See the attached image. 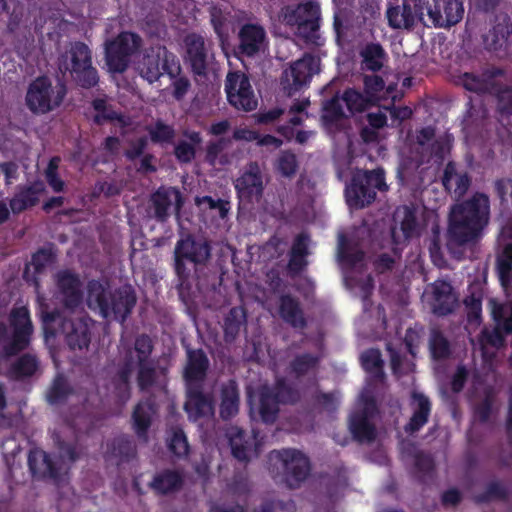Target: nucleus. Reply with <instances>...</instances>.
<instances>
[{"label": "nucleus", "mask_w": 512, "mask_h": 512, "mask_svg": "<svg viewBox=\"0 0 512 512\" xmlns=\"http://www.w3.org/2000/svg\"><path fill=\"white\" fill-rule=\"evenodd\" d=\"M153 350L154 344L149 335L143 333L135 338L133 348L125 352L113 377V385L118 398L125 401L130 397L131 377L135 367L137 364L153 362L151 360Z\"/></svg>", "instance_id": "obj_5"}, {"label": "nucleus", "mask_w": 512, "mask_h": 512, "mask_svg": "<svg viewBox=\"0 0 512 512\" xmlns=\"http://www.w3.org/2000/svg\"><path fill=\"white\" fill-rule=\"evenodd\" d=\"M509 496L507 487L498 480L489 482L485 490L475 496V502L478 504L489 503L492 500L506 501Z\"/></svg>", "instance_id": "obj_47"}, {"label": "nucleus", "mask_w": 512, "mask_h": 512, "mask_svg": "<svg viewBox=\"0 0 512 512\" xmlns=\"http://www.w3.org/2000/svg\"><path fill=\"white\" fill-rule=\"evenodd\" d=\"M157 412L158 407L152 397L142 399L135 405L131 415V425L140 442L148 443V432Z\"/></svg>", "instance_id": "obj_23"}, {"label": "nucleus", "mask_w": 512, "mask_h": 512, "mask_svg": "<svg viewBox=\"0 0 512 512\" xmlns=\"http://www.w3.org/2000/svg\"><path fill=\"white\" fill-rule=\"evenodd\" d=\"M266 31L258 24L246 23L238 33L236 54L246 57L256 56L264 47Z\"/></svg>", "instance_id": "obj_24"}, {"label": "nucleus", "mask_w": 512, "mask_h": 512, "mask_svg": "<svg viewBox=\"0 0 512 512\" xmlns=\"http://www.w3.org/2000/svg\"><path fill=\"white\" fill-rule=\"evenodd\" d=\"M403 218L400 222V229L405 239H411L420 235V225L417 218V211L410 206H403Z\"/></svg>", "instance_id": "obj_49"}, {"label": "nucleus", "mask_w": 512, "mask_h": 512, "mask_svg": "<svg viewBox=\"0 0 512 512\" xmlns=\"http://www.w3.org/2000/svg\"><path fill=\"white\" fill-rule=\"evenodd\" d=\"M27 463L32 476L36 479H60V469L50 455L40 448L29 450Z\"/></svg>", "instance_id": "obj_25"}, {"label": "nucleus", "mask_w": 512, "mask_h": 512, "mask_svg": "<svg viewBox=\"0 0 512 512\" xmlns=\"http://www.w3.org/2000/svg\"><path fill=\"white\" fill-rule=\"evenodd\" d=\"M87 302L90 308H98L103 318L113 316L123 324L132 313L137 296L131 285L108 291L100 281L91 280L87 286Z\"/></svg>", "instance_id": "obj_2"}, {"label": "nucleus", "mask_w": 512, "mask_h": 512, "mask_svg": "<svg viewBox=\"0 0 512 512\" xmlns=\"http://www.w3.org/2000/svg\"><path fill=\"white\" fill-rule=\"evenodd\" d=\"M32 331L33 327L29 326L14 328L10 350L12 352H19L24 350L29 344Z\"/></svg>", "instance_id": "obj_61"}, {"label": "nucleus", "mask_w": 512, "mask_h": 512, "mask_svg": "<svg viewBox=\"0 0 512 512\" xmlns=\"http://www.w3.org/2000/svg\"><path fill=\"white\" fill-rule=\"evenodd\" d=\"M471 176L468 172H458L456 163L449 161L443 171L442 185L449 193H453L455 197H463L471 186Z\"/></svg>", "instance_id": "obj_28"}, {"label": "nucleus", "mask_w": 512, "mask_h": 512, "mask_svg": "<svg viewBox=\"0 0 512 512\" xmlns=\"http://www.w3.org/2000/svg\"><path fill=\"white\" fill-rule=\"evenodd\" d=\"M455 298L452 287L446 282H441L433 287L432 312L439 317L447 316L454 310Z\"/></svg>", "instance_id": "obj_35"}, {"label": "nucleus", "mask_w": 512, "mask_h": 512, "mask_svg": "<svg viewBox=\"0 0 512 512\" xmlns=\"http://www.w3.org/2000/svg\"><path fill=\"white\" fill-rule=\"evenodd\" d=\"M278 312L281 319L294 329H305L308 325L300 301L291 294L279 297Z\"/></svg>", "instance_id": "obj_27"}, {"label": "nucleus", "mask_w": 512, "mask_h": 512, "mask_svg": "<svg viewBox=\"0 0 512 512\" xmlns=\"http://www.w3.org/2000/svg\"><path fill=\"white\" fill-rule=\"evenodd\" d=\"M377 411L375 399L367 397L364 399L363 407L351 415L349 429L357 442L370 443L376 439V428L370 419L375 416Z\"/></svg>", "instance_id": "obj_18"}, {"label": "nucleus", "mask_w": 512, "mask_h": 512, "mask_svg": "<svg viewBox=\"0 0 512 512\" xmlns=\"http://www.w3.org/2000/svg\"><path fill=\"white\" fill-rule=\"evenodd\" d=\"M298 166L297 157L293 152L285 150L280 153L276 168L282 176L292 178L297 173Z\"/></svg>", "instance_id": "obj_56"}, {"label": "nucleus", "mask_w": 512, "mask_h": 512, "mask_svg": "<svg viewBox=\"0 0 512 512\" xmlns=\"http://www.w3.org/2000/svg\"><path fill=\"white\" fill-rule=\"evenodd\" d=\"M361 364L363 369L372 374L375 378L384 377V361L379 349L370 348L361 354Z\"/></svg>", "instance_id": "obj_45"}, {"label": "nucleus", "mask_w": 512, "mask_h": 512, "mask_svg": "<svg viewBox=\"0 0 512 512\" xmlns=\"http://www.w3.org/2000/svg\"><path fill=\"white\" fill-rule=\"evenodd\" d=\"M42 328L45 339L63 334L71 350H83L89 347L91 331L83 319H68L59 310L41 312Z\"/></svg>", "instance_id": "obj_3"}, {"label": "nucleus", "mask_w": 512, "mask_h": 512, "mask_svg": "<svg viewBox=\"0 0 512 512\" xmlns=\"http://www.w3.org/2000/svg\"><path fill=\"white\" fill-rule=\"evenodd\" d=\"M230 143V139L221 137L214 141H209L206 150H205V161L210 166H215L216 164H225L226 159L225 156L222 155L223 151L227 148Z\"/></svg>", "instance_id": "obj_51"}, {"label": "nucleus", "mask_w": 512, "mask_h": 512, "mask_svg": "<svg viewBox=\"0 0 512 512\" xmlns=\"http://www.w3.org/2000/svg\"><path fill=\"white\" fill-rule=\"evenodd\" d=\"M60 157L54 156L52 157L47 165V168L45 169V179L50 186V188L55 193L63 192L65 189V182L60 178L58 174V168L60 164Z\"/></svg>", "instance_id": "obj_55"}, {"label": "nucleus", "mask_w": 512, "mask_h": 512, "mask_svg": "<svg viewBox=\"0 0 512 512\" xmlns=\"http://www.w3.org/2000/svg\"><path fill=\"white\" fill-rule=\"evenodd\" d=\"M169 451L177 457H184L189 452V444L184 431L181 428H174L168 438Z\"/></svg>", "instance_id": "obj_53"}, {"label": "nucleus", "mask_w": 512, "mask_h": 512, "mask_svg": "<svg viewBox=\"0 0 512 512\" xmlns=\"http://www.w3.org/2000/svg\"><path fill=\"white\" fill-rule=\"evenodd\" d=\"M210 361L202 349H187V362L184 367L183 377L187 386L203 385Z\"/></svg>", "instance_id": "obj_26"}, {"label": "nucleus", "mask_w": 512, "mask_h": 512, "mask_svg": "<svg viewBox=\"0 0 512 512\" xmlns=\"http://www.w3.org/2000/svg\"><path fill=\"white\" fill-rule=\"evenodd\" d=\"M136 381L140 391H148L154 386L157 379V371L154 362L137 364Z\"/></svg>", "instance_id": "obj_52"}, {"label": "nucleus", "mask_w": 512, "mask_h": 512, "mask_svg": "<svg viewBox=\"0 0 512 512\" xmlns=\"http://www.w3.org/2000/svg\"><path fill=\"white\" fill-rule=\"evenodd\" d=\"M174 156L179 163H191L196 156V148L185 140H180L174 147Z\"/></svg>", "instance_id": "obj_62"}, {"label": "nucleus", "mask_w": 512, "mask_h": 512, "mask_svg": "<svg viewBox=\"0 0 512 512\" xmlns=\"http://www.w3.org/2000/svg\"><path fill=\"white\" fill-rule=\"evenodd\" d=\"M231 453L234 458L241 462L249 461V453L253 446V438L247 434L243 429L232 426L227 432Z\"/></svg>", "instance_id": "obj_33"}, {"label": "nucleus", "mask_w": 512, "mask_h": 512, "mask_svg": "<svg viewBox=\"0 0 512 512\" xmlns=\"http://www.w3.org/2000/svg\"><path fill=\"white\" fill-rule=\"evenodd\" d=\"M279 399L274 392L265 387L259 394V415L261 420L266 424H273L279 413Z\"/></svg>", "instance_id": "obj_38"}, {"label": "nucleus", "mask_w": 512, "mask_h": 512, "mask_svg": "<svg viewBox=\"0 0 512 512\" xmlns=\"http://www.w3.org/2000/svg\"><path fill=\"white\" fill-rule=\"evenodd\" d=\"M365 254L361 249L351 247L347 238L344 235L340 236L338 245V259L339 261L350 267H355L358 263L364 260Z\"/></svg>", "instance_id": "obj_46"}, {"label": "nucleus", "mask_w": 512, "mask_h": 512, "mask_svg": "<svg viewBox=\"0 0 512 512\" xmlns=\"http://www.w3.org/2000/svg\"><path fill=\"white\" fill-rule=\"evenodd\" d=\"M342 101L352 114L362 113L374 105L372 97L363 94L355 88H347L342 94Z\"/></svg>", "instance_id": "obj_42"}, {"label": "nucleus", "mask_w": 512, "mask_h": 512, "mask_svg": "<svg viewBox=\"0 0 512 512\" xmlns=\"http://www.w3.org/2000/svg\"><path fill=\"white\" fill-rule=\"evenodd\" d=\"M66 94L67 87L64 82L59 80L53 86L48 76H38L28 86L26 105L34 114H46L60 107Z\"/></svg>", "instance_id": "obj_8"}, {"label": "nucleus", "mask_w": 512, "mask_h": 512, "mask_svg": "<svg viewBox=\"0 0 512 512\" xmlns=\"http://www.w3.org/2000/svg\"><path fill=\"white\" fill-rule=\"evenodd\" d=\"M499 278L502 282L510 277L512 271V244H506L496 261Z\"/></svg>", "instance_id": "obj_59"}, {"label": "nucleus", "mask_w": 512, "mask_h": 512, "mask_svg": "<svg viewBox=\"0 0 512 512\" xmlns=\"http://www.w3.org/2000/svg\"><path fill=\"white\" fill-rule=\"evenodd\" d=\"M460 83L467 91L474 92L479 95L490 92L492 88V82L490 79H486L470 72H465L460 76Z\"/></svg>", "instance_id": "obj_50"}, {"label": "nucleus", "mask_w": 512, "mask_h": 512, "mask_svg": "<svg viewBox=\"0 0 512 512\" xmlns=\"http://www.w3.org/2000/svg\"><path fill=\"white\" fill-rule=\"evenodd\" d=\"M92 107L97 112L94 116V123L103 124L104 121H114L119 119V115L112 109H109L107 102L103 98H96L92 101Z\"/></svg>", "instance_id": "obj_60"}, {"label": "nucleus", "mask_w": 512, "mask_h": 512, "mask_svg": "<svg viewBox=\"0 0 512 512\" xmlns=\"http://www.w3.org/2000/svg\"><path fill=\"white\" fill-rule=\"evenodd\" d=\"M480 340L484 344L499 349L505 344V335L500 330V325H496L492 330L483 329Z\"/></svg>", "instance_id": "obj_63"}, {"label": "nucleus", "mask_w": 512, "mask_h": 512, "mask_svg": "<svg viewBox=\"0 0 512 512\" xmlns=\"http://www.w3.org/2000/svg\"><path fill=\"white\" fill-rule=\"evenodd\" d=\"M282 18L286 26L307 44L319 45L321 8L315 1H305L282 8Z\"/></svg>", "instance_id": "obj_6"}, {"label": "nucleus", "mask_w": 512, "mask_h": 512, "mask_svg": "<svg viewBox=\"0 0 512 512\" xmlns=\"http://www.w3.org/2000/svg\"><path fill=\"white\" fill-rule=\"evenodd\" d=\"M212 255V246L205 238H196L191 234L180 238L173 252V268L179 284L184 285L191 276L187 263L193 265L195 270L206 266Z\"/></svg>", "instance_id": "obj_4"}, {"label": "nucleus", "mask_w": 512, "mask_h": 512, "mask_svg": "<svg viewBox=\"0 0 512 512\" xmlns=\"http://www.w3.org/2000/svg\"><path fill=\"white\" fill-rule=\"evenodd\" d=\"M388 190L384 168L365 170L352 176L350 184L345 189L346 202L351 208L363 209L375 201L377 191Z\"/></svg>", "instance_id": "obj_7"}, {"label": "nucleus", "mask_w": 512, "mask_h": 512, "mask_svg": "<svg viewBox=\"0 0 512 512\" xmlns=\"http://www.w3.org/2000/svg\"><path fill=\"white\" fill-rule=\"evenodd\" d=\"M413 404H415L412 416L409 422L405 425V432L414 434L420 431L428 422L431 414L432 404L430 399L422 393H412Z\"/></svg>", "instance_id": "obj_31"}, {"label": "nucleus", "mask_w": 512, "mask_h": 512, "mask_svg": "<svg viewBox=\"0 0 512 512\" xmlns=\"http://www.w3.org/2000/svg\"><path fill=\"white\" fill-rule=\"evenodd\" d=\"M214 409V396L212 393H205L203 385L187 386L184 410L190 420L210 417L214 414Z\"/></svg>", "instance_id": "obj_21"}, {"label": "nucleus", "mask_w": 512, "mask_h": 512, "mask_svg": "<svg viewBox=\"0 0 512 512\" xmlns=\"http://www.w3.org/2000/svg\"><path fill=\"white\" fill-rule=\"evenodd\" d=\"M414 466L418 474L419 482L426 483L427 478H432L435 470V463L430 455L424 452L416 453L414 457Z\"/></svg>", "instance_id": "obj_54"}, {"label": "nucleus", "mask_w": 512, "mask_h": 512, "mask_svg": "<svg viewBox=\"0 0 512 512\" xmlns=\"http://www.w3.org/2000/svg\"><path fill=\"white\" fill-rule=\"evenodd\" d=\"M321 362V357L312 353L297 354L289 363V371L296 378H301L310 372H315Z\"/></svg>", "instance_id": "obj_41"}, {"label": "nucleus", "mask_w": 512, "mask_h": 512, "mask_svg": "<svg viewBox=\"0 0 512 512\" xmlns=\"http://www.w3.org/2000/svg\"><path fill=\"white\" fill-rule=\"evenodd\" d=\"M247 322L246 310L241 306L232 307L224 317L223 330L227 342L234 341Z\"/></svg>", "instance_id": "obj_36"}, {"label": "nucleus", "mask_w": 512, "mask_h": 512, "mask_svg": "<svg viewBox=\"0 0 512 512\" xmlns=\"http://www.w3.org/2000/svg\"><path fill=\"white\" fill-rule=\"evenodd\" d=\"M183 484V474L179 470L167 468L157 472L153 476L149 487L157 495H169L179 491Z\"/></svg>", "instance_id": "obj_30"}, {"label": "nucleus", "mask_w": 512, "mask_h": 512, "mask_svg": "<svg viewBox=\"0 0 512 512\" xmlns=\"http://www.w3.org/2000/svg\"><path fill=\"white\" fill-rule=\"evenodd\" d=\"M70 65L66 67L75 81L83 89H91L98 85L99 74L92 65V53L89 47L81 42L72 43L69 50Z\"/></svg>", "instance_id": "obj_12"}, {"label": "nucleus", "mask_w": 512, "mask_h": 512, "mask_svg": "<svg viewBox=\"0 0 512 512\" xmlns=\"http://www.w3.org/2000/svg\"><path fill=\"white\" fill-rule=\"evenodd\" d=\"M429 346L435 360L446 359L450 355V344L440 331H433Z\"/></svg>", "instance_id": "obj_57"}, {"label": "nucleus", "mask_w": 512, "mask_h": 512, "mask_svg": "<svg viewBox=\"0 0 512 512\" xmlns=\"http://www.w3.org/2000/svg\"><path fill=\"white\" fill-rule=\"evenodd\" d=\"M272 455L281 462L283 481L289 488H298L308 478L311 470L310 460L300 450L294 448L275 450Z\"/></svg>", "instance_id": "obj_13"}, {"label": "nucleus", "mask_w": 512, "mask_h": 512, "mask_svg": "<svg viewBox=\"0 0 512 512\" xmlns=\"http://www.w3.org/2000/svg\"><path fill=\"white\" fill-rule=\"evenodd\" d=\"M425 3L421 5L423 17L427 16L434 27L450 28L463 18V0H425Z\"/></svg>", "instance_id": "obj_16"}, {"label": "nucleus", "mask_w": 512, "mask_h": 512, "mask_svg": "<svg viewBox=\"0 0 512 512\" xmlns=\"http://www.w3.org/2000/svg\"><path fill=\"white\" fill-rule=\"evenodd\" d=\"M497 108L501 115H512V87L504 86L498 89Z\"/></svg>", "instance_id": "obj_64"}, {"label": "nucleus", "mask_w": 512, "mask_h": 512, "mask_svg": "<svg viewBox=\"0 0 512 512\" xmlns=\"http://www.w3.org/2000/svg\"><path fill=\"white\" fill-rule=\"evenodd\" d=\"M73 393L74 389L67 378L58 373L46 392V400L50 405L64 404Z\"/></svg>", "instance_id": "obj_39"}, {"label": "nucleus", "mask_w": 512, "mask_h": 512, "mask_svg": "<svg viewBox=\"0 0 512 512\" xmlns=\"http://www.w3.org/2000/svg\"><path fill=\"white\" fill-rule=\"evenodd\" d=\"M55 284L64 307L73 310L81 305L83 292L78 274L68 269L60 270L55 275Z\"/></svg>", "instance_id": "obj_22"}, {"label": "nucleus", "mask_w": 512, "mask_h": 512, "mask_svg": "<svg viewBox=\"0 0 512 512\" xmlns=\"http://www.w3.org/2000/svg\"><path fill=\"white\" fill-rule=\"evenodd\" d=\"M342 102V96L339 97L338 95H335L326 101L323 106V114L321 116L324 126L332 127L345 118Z\"/></svg>", "instance_id": "obj_44"}, {"label": "nucleus", "mask_w": 512, "mask_h": 512, "mask_svg": "<svg viewBox=\"0 0 512 512\" xmlns=\"http://www.w3.org/2000/svg\"><path fill=\"white\" fill-rule=\"evenodd\" d=\"M225 92L231 106L245 112L257 108L258 101L255 97L249 77L241 71L228 72L225 79Z\"/></svg>", "instance_id": "obj_15"}, {"label": "nucleus", "mask_w": 512, "mask_h": 512, "mask_svg": "<svg viewBox=\"0 0 512 512\" xmlns=\"http://www.w3.org/2000/svg\"><path fill=\"white\" fill-rule=\"evenodd\" d=\"M320 71V58L305 53L282 72L280 84L283 92L292 96L302 88L307 87L312 77Z\"/></svg>", "instance_id": "obj_11"}, {"label": "nucleus", "mask_w": 512, "mask_h": 512, "mask_svg": "<svg viewBox=\"0 0 512 512\" xmlns=\"http://www.w3.org/2000/svg\"><path fill=\"white\" fill-rule=\"evenodd\" d=\"M510 20L505 18L492 26L489 31L483 35V43L489 51H497L506 43L511 34Z\"/></svg>", "instance_id": "obj_37"}, {"label": "nucleus", "mask_w": 512, "mask_h": 512, "mask_svg": "<svg viewBox=\"0 0 512 512\" xmlns=\"http://www.w3.org/2000/svg\"><path fill=\"white\" fill-rule=\"evenodd\" d=\"M142 40L133 32L124 31L105 43V63L111 73H124L131 57L141 47Z\"/></svg>", "instance_id": "obj_10"}, {"label": "nucleus", "mask_w": 512, "mask_h": 512, "mask_svg": "<svg viewBox=\"0 0 512 512\" xmlns=\"http://www.w3.org/2000/svg\"><path fill=\"white\" fill-rule=\"evenodd\" d=\"M149 138L154 144H171L175 138L173 126L157 120L153 126L147 128Z\"/></svg>", "instance_id": "obj_48"}, {"label": "nucleus", "mask_w": 512, "mask_h": 512, "mask_svg": "<svg viewBox=\"0 0 512 512\" xmlns=\"http://www.w3.org/2000/svg\"><path fill=\"white\" fill-rule=\"evenodd\" d=\"M490 221V199L482 192L451 206L448 215L449 244L466 246L476 244L484 235Z\"/></svg>", "instance_id": "obj_1"}, {"label": "nucleus", "mask_w": 512, "mask_h": 512, "mask_svg": "<svg viewBox=\"0 0 512 512\" xmlns=\"http://www.w3.org/2000/svg\"><path fill=\"white\" fill-rule=\"evenodd\" d=\"M39 369V360L35 355L25 353L11 366L9 374L15 380H25L34 376Z\"/></svg>", "instance_id": "obj_40"}, {"label": "nucleus", "mask_w": 512, "mask_h": 512, "mask_svg": "<svg viewBox=\"0 0 512 512\" xmlns=\"http://www.w3.org/2000/svg\"><path fill=\"white\" fill-rule=\"evenodd\" d=\"M175 201V209L178 212L183 205V198L180 191L175 187L161 186L150 196L149 209L152 211V217L159 223L168 221L171 215V208Z\"/></svg>", "instance_id": "obj_20"}, {"label": "nucleus", "mask_w": 512, "mask_h": 512, "mask_svg": "<svg viewBox=\"0 0 512 512\" xmlns=\"http://www.w3.org/2000/svg\"><path fill=\"white\" fill-rule=\"evenodd\" d=\"M361 68L364 71L377 73L388 61V54L378 42L367 43L360 51Z\"/></svg>", "instance_id": "obj_34"}, {"label": "nucleus", "mask_w": 512, "mask_h": 512, "mask_svg": "<svg viewBox=\"0 0 512 512\" xmlns=\"http://www.w3.org/2000/svg\"><path fill=\"white\" fill-rule=\"evenodd\" d=\"M220 397V417L223 420H230L239 412L240 392L236 380L230 379L222 384Z\"/></svg>", "instance_id": "obj_32"}, {"label": "nucleus", "mask_w": 512, "mask_h": 512, "mask_svg": "<svg viewBox=\"0 0 512 512\" xmlns=\"http://www.w3.org/2000/svg\"><path fill=\"white\" fill-rule=\"evenodd\" d=\"M139 74L149 83H154L163 74L175 77L182 68L177 56L165 46L157 45L147 49L138 63Z\"/></svg>", "instance_id": "obj_9"}, {"label": "nucleus", "mask_w": 512, "mask_h": 512, "mask_svg": "<svg viewBox=\"0 0 512 512\" xmlns=\"http://www.w3.org/2000/svg\"><path fill=\"white\" fill-rule=\"evenodd\" d=\"M108 452L118 459V463L129 462L136 456V445L128 436L121 435L108 444Z\"/></svg>", "instance_id": "obj_43"}, {"label": "nucleus", "mask_w": 512, "mask_h": 512, "mask_svg": "<svg viewBox=\"0 0 512 512\" xmlns=\"http://www.w3.org/2000/svg\"><path fill=\"white\" fill-rule=\"evenodd\" d=\"M422 4H426L425 0H403L402 7H389L386 12L389 26L394 29H410L416 21L427 25L423 17Z\"/></svg>", "instance_id": "obj_19"}, {"label": "nucleus", "mask_w": 512, "mask_h": 512, "mask_svg": "<svg viewBox=\"0 0 512 512\" xmlns=\"http://www.w3.org/2000/svg\"><path fill=\"white\" fill-rule=\"evenodd\" d=\"M45 192L42 181L20 187L18 192L10 199L9 206L14 214H19L26 209L35 206L39 202V196Z\"/></svg>", "instance_id": "obj_29"}, {"label": "nucleus", "mask_w": 512, "mask_h": 512, "mask_svg": "<svg viewBox=\"0 0 512 512\" xmlns=\"http://www.w3.org/2000/svg\"><path fill=\"white\" fill-rule=\"evenodd\" d=\"M184 43L186 48L184 59L192 73L199 77H206L214 60L211 48L201 35L195 33L187 35Z\"/></svg>", "instance_id": "obj_17"}, {"label": "nucleus", "mask_w": 512, "mask_h": 512, "mask_svg": "<svg viewBox=\"0 0 512 512\" xmlns=\"http://www.w3.org/2000/svg\"><path fill=\"white\" fill-rule=\"evenodd\" d=\"M234 188L239 202L243 205L259 203L263 198L265 182L258 162L251 161L241 175L234 181Z\"/></svg>", "instance_id": "obj_14"}, {"label": "nucleus", "mask_w": 512, "mask_h": 512, "mask_svg": "<svg viewBox=\"0 0 512 512\" xmlns=\"http://www.w3.org/2000/svg\"><path fill=\"white\" fill-rule=\"evenodd\" d=\"M56 259V254L52 247H41L35 253L32 254L31 264L35 270V273H42L45 268Z\"/></svg>", "instance_id": "obj_58"}]
</instances>
